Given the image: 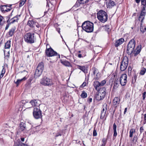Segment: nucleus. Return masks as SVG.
<instances>
[{
    "mask_svg": "<svg viewBox=\"0 0 146 146\" xmlns=\"http://www.w3.org/2000/svg\"><path fill=\"white\" fill-rule=\"evenodd\" d=\"M107 110V105L106 104H103L102 107V110L101 112L106 113Z\"/></svg>",
    "mask_w": 146,
    "mask_h": 146,
    "instance_id": "obj_25",
    "label": "nucleus"
},
{
    "mask_svg": "<svg viewBox=\"0 0 146 146\" xmlns=\"http://www.w3.org/2000/svg\"><path fill=\"white\" fill-rule=\"evenodd\" d=\"M92 99L91 98H88V101L89 103L92 102Z\"/></svg>",
    "mask_w": 146,
    "mask_h": 146,
    "instance_id": "obj_52",
    "label": "nucleus"
},
{
    "mask_svg": "<svg viewBox=\"0 0 146 146\" xmlns=\"http://www.w3.org/2000/svg\"><path fill=\"white\" fill-rule=\"evenodd\" d=\"M82 29L88 33L92 32L94 29V24L89 21L84 22L82 25Z\"/></svg>",
    "mask_w": 146,
    "mask_h": 146,
    "instance_id": "obj_2",
    "label": "nucleus"
},
{
    "mask_svg": "<svg viewBox=\"0 0 146 146\" xmlns=\"http://www.w3.org/2000/svg\"><path fill=\"white\" fill-rule=\"evenodd\" d=\"M26 0H21L19 3V7L22 6L25 4Z\"/></svg>",
    "mask_w": 146,
    "mask_h": 146,
    "instance_id": "obj_37",
    "label": "nucleus"
},
{
    "mask_svg": "<svg viewBox=\"0 0 146 146\" xmlns=\"http://www.w3.org/2000/svg\"><path fill=\"white\" fill-rule=\"evenodd\" d=\"M5 58H7V60L9 58V55L6 56H5Z\"/></svg>",
    "mask_w": 146,
    "mask_h": 146,
    "instance_id": "obj_56",
    "label": "nucleus"
},
{
    "mask_svg": "<svg viewBox=\"0 0 146 146\" xmlns=\"http://www.w3.org/2000/svg\"><path fill=\"white\" fill-rule=\"evenodd\" d=\"M51 48H51L49 44H46V50H49V49Z\"/></svg>",
    "mask_w": 146,
    "mask_h": 146,
    "instance_id": "obj_49",
    "label": "nucleus"
},
{
    "mask_svg": "<svg viewBox=\"0 0 146 146\" xmlns=\"http://www.w3.org/2000/svg\"><path fill=\"white\" fill-rule=\"evenodd\" d=\"M94 85L95 89L97 91H99L100 89V87L101 86L100 82L98 81H95L94 82Z\"/></svg>",
    "mask_w": 146,
    "mask_h": 146,
    "instance_id": "obj_15",
    "label": "nucleus"
},
{
    "mask_svg": "<svg viewBox=\"0 0 146 146\" xmlns=\"http://www.w3.org/2000/svg\"><path fill=\"white\" fill-rule=\"evenodd\" d=\"M15 30L16 27H13L10 29L8 33L9 36V37L12 36L15 33Z\"/></svg>",
    "mask_w": 146,
    "mask_h": 146,
    "instance_id": "obj_16",
    "label": "nucleus"
},
{
    "mask_svg": "<svg viewBox=\"0 0 146 146\" xmlns=\"http://www.w3.org/2000/svg\"><path fill=\"white\" fill-rule=\"evenodd\" d=\"M86 82H84L83 84L80 86V87L81 88H83L86 86Z\"/></svg>",
    "mask_w": 146,
    "mask_h": 146,
    "instance_id": "obj_47",
    "label": "nucleus"
},
{
    "mask_svg": "<svg viewBox=\"0 0 146 146\" xmlns=\"http://www.w3.org/2000/svg\"><path fill=\"white\" fill-rule=\"evenodd\" d=\"M136 136H134V137L133 139V140H135V139H136Z\"/></svg>",
    "mask_w": 146,
    "mask_h": 146,
    "instance_id": "obj_62",
    "label": "nucleus"
},
{
    "mask_svg": "<svg viewBox=\"0 0 146 146\" xmlns=\"http://www.w3.org/2000/svg\"><path fill=\"white\" fill-rule=\"evenodd\" d=\"M141 2L142 5L144 6L146 5V1L145 0H141Z\"/></svg>",
    "mask_w": 146,
    "mask_h": 146,
    "instance_id": "obj_44",
    "label": "nucleus"
},
{
    "mask_svg": "<svg viewBox=\"0 0 146 146\" xmlns=\"http://www.w3.org/2000/svg\"><path fill=\"white\" fill-rule=\"evenodd\" d=\"M97 17L99 20L102 23H104L107 21L108 15L104 11H100L97 13Z\"/></svg>",
    "mask_w": 146,
    "mask_h": 146,
    "instance_id": "obj_3",
    "label": "nucleus"
},
{
    "mask_svg": "<svg viewBox=\"0 0 146 146\" xmlns=\"http://www.w3.org/2000/svg\"><path fill=\"white\" fill-rule=\"evenodd\" d=\"M10 46V41H7L5 45V49L9 48Z\"/></svg>",
    "mask_w": 146,
    "mask_h": 146,
    "instance_id": "obj_30",
    "label": "nucleus"
},
{
    "mask_svg": "<svg viewBox=\"0 0 146 146\" xmlns=\"http://www.w3.org/2000/svg\"><path fill=\"white\" fill-rule=\"evenodd\" d=\"M146 94V92H144L143 94V100H144L145 99V95Z\"/></svg>",
    "mask_w": 146,
    "mask_h": 146,
    "instance_id": "obj_50",
    "label": "nucleus"
},
{
    "mask_svg": "<svg viewBox=\"0 0 146 146\" xmlns=\"http://www.w3.org/2000/svg\"><path fill=\"white\" fill-rule=\"evenodd\" d=\"M99 91L100 92L96 98L98 100H100L103 99L105 98L106 94V89L105 88H103Z\"/></svg>",
    "mask_w": 146,
    "mask_h": 146,
    "instance_id": "obj_9",
    "label": "nucleus"
},
{
    "mask_svg": "<svg viewBox=\"0 0 146 146\" xmlns=\"http://www.w3.org/2000/svg\"><path fill=\"white\" fill-rule=\"evenodd\" d=\"M46 79V86H50L53 84V83L51 79Z\"/></svg>",
    "mask_w": 146,
    "mask_h": 146,
    "instance_id": "obj_26",
    "label": "nucleus"
},
{
    "mask_svg": "<svg viewBox=\"0 0 146 146\" xmlns=\"http://www.w3.org/2000/svg\"><path fill=\"white\" fill-rule=\"evenodd\" d=\"M117 85V83H116V84H115L114 85V86L113 87V88H117V87L116 86Z\"/></svg>",
    "mask_w": 146,
    "mask_h": 146,
    "instance_id": "obj_57",
    "label": "nucleus"
},
{
    "mask_svg": "<svg viewBox=\"0 0 146 146\" xmlns=\"http://www.w3.org/2000/svg\"><path fill=\"white\" fill-rule=\"evenodd\" d=\"M106 113H105L104 112H101V115L100 116V118L102 119H103L106 115Z\"/></svg>",
    "mask_w": 146,
    "mask_h": 146,
    "instance_id": "obj_40",
    "label": "nucleus"
},
{
    "mask_svg": "<svg viewBox=\"0 0 146 146\" xmlns=\"http://www.w3.org/2000/svg\"><path fill=\"white\" fill-rule=\"evenodd\" d=\"M38 127V126H36L35 127H32L31 129V130H33V132H35L37 131L36 129Z\"/></svg>",
    "mask_w": 146,
    "mask_h": 146,
    "instance_id": "obj_42",
    "label": "nucleus"
},
{
    "mask_svg": "<svg viewBox=\"0 0 146 146\" xmlns=\"http://www.w3.org/2000/svg\"><path fill=\"white\" fill-rule=\"evenodd\" d=\"M135 1L137 3H138L140 2V0H135Z\"/></svg>",
    "mask_w": 146,
    "mask_h": 146,
    "instance_id": "obj_59",
    "label": "nucleus"
},
{
    "mask_svg": "<svg viewBox=\"0 0 146 146\" xmlns=\"http://www.w3.org/2000/svg\"><path fill=\"white\" fill-rule=\"evenodd\" d=\"M115 6V2L112 0H110L107 4V6L108 8H112L113 7Z\"/></svg>",
    "mask_w": 146,
    "mask_h": 146,
    "instance_id": "obj_13",
    "label": "nucleus"
},
{
    "mask_svg": "<svg viewBox=\"0 0 146 146\" xmlns=\"http://www.w3.org/2000/svg\"><path fill=\"white\" fill-rule=\"evenodd\" d=\"M124 41V39L121 38L117 40H116L115 43V47H117L121 45Z\"/></svg>",
    "mask_w": 146,
    "mask_h": 146,
    "instance_id": "obj_12",
    "label": "nucleus"
},
{
    "mask_svg": "<svg viewBox=\"0 0 146 146\" xmlns=\"http://www.w3.org/2000/svg\"><path fill=\"white\" fill-rule=\"evenodd\" d=\"M140 30L143 33H144L146 31V27L143 26L142 24H141V25Z\"/></svg>",
    "mask_w": 146,
    "mask_h": 146,
    "instance_id": "obj_33",
    "label": "nucleus"
},
{
    "mask_svg": "<svg viewBox=\"0 0 146 146\" xmlns=\"http://www.w3.org/2000/svg\"><path fill=\"white\" fill-rule=\"evenodd\" d=\"M78 68L84 72L85 70V68L84 66H81L79 65L77 66Z\"/></svg>",
    "mask_w": 146,
    "mask_h": 146,
    "instance_id": "obj_35",
    "label": "nucleus"
},
{
    "mask_svg": "<svg viewBox=\"0 0 146 146\" xmlns=\"http://www.w3.org/2000/svg\"><path fill=\"white\" fill-rule=\"evenodd\" d=\"M61 135L59 133H58V134L56 135V136L58 137V136H61Z\"/></svg>",
    "mask_w": 146,
    "mask_h": 146,
    "instance_id": "obj_61",
    "label": "nucleus"
},
{
    "mask_svg": "<svg viewBox=\"0 0 146 146\" xmlns=\"http://www.w3.org/2000/svg\"><path fill=\"white\" fill-rule=\"evenodd\" d=\"M46 78L44 77L42 79H41L40 83L41 84L43 85H46Z\"/></svg>",
    "mask_w": 146,
    "mask_h": 146,
    "instance_id": "obj_31",
    "label": "nucleus"
},
{
    "mask_svg": "<svg viewBox=\"0 0 146 146\" xmlns=\"http://www.w3.org/2000/svg\"><path fill=\"white\" fill-rule=\"evenodd\" d=\"M35 23V22L33 20H29L28 22L27 25L31 27H33Z\"/></svg>",
    "mask_w": 146,
    "mask_h": 146,
    "instance_id": "obj_23",
    "label": "nucleus"
},
{
    "mask_svg": "<svg viewBox=\"0 0 146 146\" xmlns=\"http://www.w3.org/2000/svg\"><path fill=\"white\" fill-rule=\"evenodd\" d=\"M120 100L119 98L117 97H115L114 98L113 101V105L115 106V107H117L118 106L120 103Z\"/></svg>",
    "mask_w": 146,
    "mask_h": 146,
    "instance_id": "obj_14",
    "label": "nucleus"
},
{
    "mask_svg": "<svg viewBox=\"0 0 146 146\" xmlns=\"http://www.w3.org/2000/svg\"><path fill=\"white\" fill-rule=\"evenodd\" d=\"M7 25L5 28V30H7L9 28L10 25V23H9V22H10V21L9 20V19L7 21Z\"/></svg>",
    "mask_w": 146,
    "mask_h": 146,
    "instance_id": "obj_38",
    "label": "nucleus"
},
{
    "mask_svg": "<svg viewBox=\"0 0 146 146\" xmlns=\"http://www.w3.org/2000/svg\"><path fill=\"white\" fill-rule=\"evenodd\" d=\"M78 1L80 4H84L88 2L89 0H78Z\"/></svg>",
    "mask_w": 146,
    "mask_h": 146,
    "instance_id": "obj_32",
    "label": "nucleus"
},
{
    "mask_svg": "<svg viewBox=\"0 0 146 146\" xmlns=\"http://www.w3.org/2000/svg\"><path fill=\"white\" fill-rule=\"evenodd\" d=\"M146 71V69L145 68H143L141 70L140 72V74L141 75H143L145 73Z\"/></svg>",
    "mask_w": 146,
    "mask_h": 146,
    "instance_id": "obj_36",
    "label": "nucleus"
},
{
    "mask_svg": "<svg viewBox=\"0 0 146 146\" xmlns=\"http://www.w3.org/2000/svg\"><path fill=\"white\" fill-rule=\"evenodd\" d=\"M14 146H28L27 145L21 143L19 141L15 142Z\"/></svg>",
    "mask_w": 146,
    "mask_h": 146,
    "instance_id": "obj_20",
    "label": "nucleus"
},
{
    "mask_svg": "<svg viewBox=\"0 0 146 146\" xmlns=\"http://www.w3.org/2000/svg\"><path fill=\"white\" fill-rule=\"evenodd\" d=\"M97 135V133L95 129H94L93 132V135L94 136H96Z\"/></svg>",
    "mask_w": 146,
    "mask_h": 146,
    "instance_id": "obj_48",
    "label": "nucleus"
},
{
    "mask_svg": "<svg viewBox=\"0 0 146 146\" xmlns=\"http://www.w3.org/2000/svg\"><path fill=\"white\" fill-rule=\"evenodd\" d=\"M57 53L52 49L46 50V55L48 56H52L56 55Z\"/></svg>",
    "mask_w": 146,
    "mask_h": 146,
    "instance_id": "obj_11",
    "label": "nucleus"
},
{
    "mask_svg": "<svg viewBox=\"0 0 146 146\" xmlns=\"http://www.w3.org/2000/svg\"><path fill=\"white\" fill-rule=\"evenodd\" d=\"M127 108H125V110L124 112V114H125L126 112L127 111Z\"/></svg>",
    "mask_w": 146,
    "mask_h": 146,
    "instance_id": "obj_55",
    "label": "nucleus"
},
{
    "mask_svg": "<svg viewBox=\"0 0 146 146\" xmlns=\"http://www.w3.org/2000/svg\"><path fill=\"white\" fill-rule=\"evenodd\" d=\"M80 96L82 98H85L87 97V94L86 93V92L85 91H82V93L81 94Z\"/></svg>",
    "mask_w": 146,
    "mask_h": 146,
    "instance_id": "obj_27",
    "label": "nucleus"
},
{
    "mask_svg": "<svg viewBox=\"0 0 146 146\" xmlns=\"http://www.w3.org/2000/svg\"><path fill=\"white\" fill-rule=\"evenodd\" d=\"M141 45H139L137 46L133 52L134 54V56H136L138 54L140 53L141 50Z\"/></svg>",
    "mask_w": 146,
    "mask_h": 146,
    "instance_id": "obj_17",
    "label": "nucleus"
},
{
    "mask_svg": "<svg viewBox=\"0 0 146 146\" xmlns=\"http://www.w3.org/2000/svg\"><path fill=\"white\" fill-rule=\"evenodd\" d=\"M135 129H130L129 132V137H131L133 135V134L135 132Z\"/></svg>",
    "mask_w": 146,
    "mask_h": 146,
    "instance_id": "obj_29",
    "label": "nucleus"
},
{
    "mask_svg": "<svg viewBox=\"0 0 146 146\" xmlns=\"http://www.w3.org/2000/svg\"><path fill=\"white\" fill-rule=\"evenodd\" d=\"M4 18L3 17L0 15V25L1 26H3L4 25L5 21L3 20Z\"/></svg>",
    "mask_w": 146,
    "mask_h": 146,
    "instance_id": "obj_28",
    "label": "nucleus"
},
{
    "mask_svg": "<svg viewBox=\"0 0 146 146\" xmlns=\"http://www.w3.org/2000/svg\"><path fill=\"white\" fill-rule=\"evenodd\" d=\"M128 64V59L127 57H124L120 65V69L121 71L125 70L127 68Z\"/></svg>",
    "mask_w": 146,
    "mask_h": 146,
    "instance_id": "obj_6",
    "label": "nucleus"
},
{
    "mask_svg": "<svg viewBox=\"0 0 146 146\" xmlns=\"http://www.w3.org/2000/svg\"><path fill=\"white\" fill-rule=\"evenodd\" d=\"M127 76L126 74H122L120 78L119 81L121 84L122 86H125L127 83Z\"/></svg>",
    "mask_w": 146,
    "mask_h": 146,
    "instance_id": "obj_10",
    "label": "nucleus"
},
{
    "mask_svg": "<svg viewBox=\"0 0 146 146\" xmlns=\"http://www.w3.org/2000/svg\"><path fill=\"white\" fill-rule=\"evenodd\" d=\"M102 141L103 142V143H106V142L104 139H103Z\"/></svg>",
    "mask_w": 146,
    "mask_h": 146,
    "instance_id": "obj_63",
    "label": "nucleus"
},
{
    "mask_svg": "<svg viewBox=\"0 0 146 146\" xmlns=\"http://www.w3.org/2000/svg\"><path fill=\"white\" fill-rule=\"evenodd\" d=\"M27 102H26V101L25 100H22L20 102V103L24 104V105L25 106V104H26Z\"/></svg>",
    "mask_w": 146,
    "mask_h": 146,
    "instance_id": "obj_45",
    "label": "nucleus"
},
{
    "mask_svg": "<svg viewBox=\"0 0 146 146\" xmlns=\"http://www.w3.org/2000/svg\"><path fill=\"white\" fill-rule=\"evenodd\" d=\"M44 69L43 63L41 62L39 63L35 70V77H39L41 74Z\"/></svg>",
    "mask_w": 146,
    "mask_h": 146,
    "instance_id": "obj_5",
    "label": "nucleus"
},
{
    "mask_svg": "<svg viewBox=\"0 0 146 146\" xmlns=\"http://www.w3.org/2000/svg\"><path fill=\"white\" fill-rule=\"evenodd\" d=\"M61 62L63 64L66 66H71L70 63L68 61L65 60H61Z\"/></svg>",
    "mask_w": 146,
    "mask_h": 146,
    "instance_id": "obj_21",
    "label": "nucleus"
},
{
    "mask_svg": "<svg viewBox=\"0 0 146 146\" xmlns=\"http://www.w3.org/2000/svg\"><path fill=\"white\" fill-rule=\"evenodd\" d=\"M20 127V129L21 131H24L25 132H26L25 131L26 129V125L23 123H21Z\"/></svg>",
    "mask_w": 146,
    "mask_h": 146,
    "instance_id": "obj_19",
    "label": "nucleus"
},
{
    "mask_svg": "<svg viewBox=\"0 0 146 146\" xmlns=\"http://www.w3.org/2000/svg\"><path fill=\"white\" fill-rule=\"evenodd\" d=\"M105 29L107 31H109L110 30V26L108 25H106L105 26Z\"/></svg>",
    "mask_w": 146,
    "mask_h": 146,
    "instance_id": "obj_41",
    "label": "nucleus"
},
{
    "mask_svg": "<svg viewBox=\"0 0 146 146\" xmlns=\"http://www.w3.org/2000/svg\"><path fill=\"white\" fill-rule=\"evenodd\" d=\"M135 45V39H132L129 42L127 46V52L128 54H131L133 52Z\"/></svg>",
    "mask_w": 146,
    "mask_h": 146,
    "instance_id": "obj_4",
    "label": "nucleus"
},
{
    "mask_svg": "<svg viewBox=\"0 0 146 146\" xmlns=\"http://www.w3.org/2000/svg\"><path fill=\"white\" fill-rule=\"evenodd\" d=\"M106 83V81L105 80H104L100 83V85L101 86H104Z\"/></svg>",
    "mask_w": 146,
    "mask_h": 146,
    "instance_id": "obj_43",
    "label": "nucleus"
},
{
    "mask_svg": "<svg viewBox=\"0 0 146 146\" xmlns=\"http://www.w3.org/2000/svg\"><path fill=\"white\" fill-rule=\"evenodd\" d=\"M81 51H78V52L80 53H81Z\"/></svg>",
    "mask_w": 146,
    "mask_h": 146,
    "instance_id": "obj_64",
    "label": "nucleus"
},
{
    "mask_svg": "<svg viewBox=\"0 0 146 146\" xmlns=\"http://www.w3.org/2000/svg\"><path fill=\"white\" fill-rule=\"evenodd\" d=\"M144 121L143 123L144 124H145L146 123V114H145L144 115Z\"/></svg>",
    "mask_w": 146,
    "mask_h": 146,
    "instance_id": "obj_46",
    "label": "nucleus"
},
{
    "mask_svg": "<svg viewBox=\"0 0 146 146\" xmlns=\"http://www.w3.org/2000/svg\"><path fill=\"white\" fill-rule=\"evenodd\" d=\"M117 126L115 123H114L113 125V136L116 137L117 135L116 131Z\"/></svg>",
    "mask_w": 146,
    "mask_h": 146,
    "instance_id": "obj_22",
    "label": "nucleus"
},
{
    "mask_svg": "<svg viewBox=\"0 0 146 146\" xmlns=\"http://www.w3.org/2000/svg\"><path fill=\"white\" fill-rule=\"evenodd\" d=\"M25 77H24L23 78L21 79H18L17 81L15 82V83L17 85V86H18L19 84L21 83L22 81L25 80L26 79Z\"/></svg>",
    "mask_w": 146,
    "mask_h": 146,
    "instance_id": "obj_24",
    "label": "nucleus"
},
{
    "mask_svg": "<svg viewBox=\"0 0 146 146\" xmlns=\"http://www.w3.org/2000/svg\"><path fill=\"white\" fill-rule=\"evenodd\" d=\"M78 57L79 58H81L82 57V55L80 54H78Z\"/></svg>",
    "mask_w": 146,
    "mask_h": 146,
    "instance_id": "obj_58",
    "label": "nucleus"
},
{
    "mask_svg": "<svg viewBox=\"0 0 146 146\" xmlns=\"http://www.w3.org/2000/svg\"><path fill=\"white\" fill-rule=\"evenodd\" d=\"M21 16V15H17L15 17H13V18H12L11 19V20L12 21L11 22H10L9 23H13L15 22H17V21L19 19L18 17H20Z\"/></svg>",
    "mask_w": 146,
    "mask_h": 146,
    "instance_id": "obj_18",
    "label": "nucleus"
},
{
    "mask_svg": "<svg viewBox=\"0 0 146 146\" xmlns=\"http://www.w3.org/2000/svg\"><path fill=\"white\" fill-rule=\"evenodd\" d=\"M100 74L98 73H97V74L96 75V77H95L96 79L98 80L100 78Z\"/></svg>",
    "mask_w": 146,
    "mask_h": 146,
    "instance_id": "obj_51",
    "label": "nucleus"
},
{
    "mask_svg": "<svg viewBox=\"0 0 146 146\" xmlns=\"http://www.w3.org/2000/svg\"><path fill=\"white\" fill-rule=\"evenodd\" d=\"M143 130H144V129H143V127H140V132L141 133H142L143 132Z\"/></svg>",
    "mask_w": 146,
    "mask_h": 146,
    "instance_id": "obj_53",
    "label": "nucleus"
},
{
    "mask_svg": "<svg viewBox=\"0 0 146 146\" xmlns=\"http://www.w3.org/2000/svg\"><path fill=\"white\" fill-rule=\"evenodd\" d=\"M33 116L35 118L38 119L42 117L41 111L39 109V107H36L34 109L33 112Z\"/></svg>",
    "mask_w": 146,
    "mask_h": 146,
    "instance_id": "obj_7",
    "label": "nucleus"
},
{
    "mask_svg": "<svg viewBox=\"0 0 146 146\" xmlns=\"http://www.w3.org/2000/svg\"><path fill=\"white\" fill-rule=\"evenodd\" d=\"M36 39L35 34L30 32L26 33L24 36L25 41L28 43H34L36 40Z\"/></svg>",
    "mask_w": 146,
    "mask_h": 146,
    "instance_id": "obj_1",
    "label": "nucleus"
},
{
    "mask_svg": "<svg viewBox=\"0 0 146 146\" xmlns=\"http://www.w3.org/2000/svg\"><path fill=\"white\" fill-rule=\"evenodd\" d=\"M39 101L37 100H32L29 102H26L25 107L27 108H31L34 106H39L40 104L38 103Z\"/></svg>",
    "mask_w": 146,
    "mask_h": 146,
    "instance_id": "obj_8",
    "label": "nucleus"
},
{
    "mask_svg": "<svg viewBox=\"0 0 146 146\" xmlns=\"http://www.w3.org/2000/svg\"><path fill=\"white\" fill-rule=\"evenodd\" d=\"M4 7H5L6 6H2V7H0V10L2 12H3V11H6L7 12L8 11H10L11 10V9H8V10H4Z\"/></svg>",
    "mask_w": 146,
    "mask_h": 146,
    "instance_id": "obj_39",
    "label": "nucleus"
},
{
    "mask_svg": "<svg viewBox=\"0 0 146 146\" xmlns=\"http://www.w3.org/2000/svg\"><path fill=\"white\" fill-rule=\"evenodd\" d=\"M5 69L4 68H3L2 70L1 73L0 75V79H1L3 77V76L5 73Z\"/></svg>",
    "mask_w": 146,
    "mask_h": 146,
    "instance_id": "obj_34",
    "label": "nucleus"
},
{
    "mask_svg": "<svg viewBox=\"0 0 146 146\" xmlns=\"http://www.w3.org/2000/svg\"><path fill=\"white\" fill-rule=\"evenodd\" d=\"M21 139L22 141L23 142L25 140V138L23 137H21Z\"/></svg>",
    "mask_w": 146,
    "mask_h": 146,
    "instance_id": "obj_54",
    "label": "nucleus"
},
{
    "mask_svg": "<svg viewBox=\"0 0 146 146\" xmlns=\"http://www.w3.org/2000/svg\"><path fill=\"white\" fill-rule=\"evenodd\" d=\"M106 145V143H103L101 146H105Z\"/></svg>",
    "mask_w": 146,
    "mask_h": 146,
    "instance_id": "obj_60",
    "label": "nucleus"
}]
</instances>
